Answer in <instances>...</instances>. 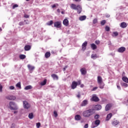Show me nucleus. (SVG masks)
<instances>
[{
  "mask_svg": "<svg viewBox=\"0 0 128 128\" xmlns=\"http://www.w3.org/2000/svg\"><path fill=\"white\" fill-rule=\"evenodd\" d=\"M74 119L76 120H82V116L80 114H76L74 117Z\"/></svg>",
  "mask_w": 128,
  "mask_h": 128,
  "instance_id": "nucleus-16",
  "label": "nucleus"
},
{
  "mask_svg": "<svg viewBox=\"0 0 128 128\" xmlns=\"http://www.w3.org/2000/svg\"><path fill=\"white\" fill-rule=\"evenodd\" d=\"M57 12H60V9H58Z\"/></svg>",
  "mask_w": 128,
  "mask_h": 128,
  "instance_id": "nucleus-61",
  "label": "nucleus"
},
{
  "mask_svg": "<svg viewBox=\"0 0 128 128\" xmlns=\"http://www.w3.org/2000/svg\"><path fill=\"white\" fill-rule=\"evenodd\" d=\"M78 84H82V82L80 80H78Z\"/></svg>",
  "mask_w": 128,
  "mask_h": 128,
  "instance_id": "nucleus-56",
  "label": "nucleus"
},
{
  "mask_svg": "<svg viewBox=\"0 0 128 128\" xmlns=\"http://www.w3.org/2000/svg\"><path fill=\"white\" fill-rule=\"evenodd\" d=\"M16 8H18V4H15L13 6L12 8L13 10H14Z\"/></svg>",
  "mask_w": 128,
  "mask_h": 128,
  "instance_id": "nucleus-41",
  "label": "nucleus"
},
{
  "mask_svg": "<svg viewBox=\"0 0 128 128\" xmlns=\"http://www.w3.org/2000/svg\"><path fill=\"white\" fill-rule=\"evenodd\" d=\"M8 108L11 110H18V106H16V102H10Z\"/></svg>",
  "mask_w": 128,
  "mask_h": 128,
  "instance_id": "nucleus-2",
  "label": "nucleus"
},
{
  "mask_svg": "<svg viewBox=\"0 0 128 128\" xmlns=\"http://www.w3.org/2000/svg\"><path fill=\"white\" fill-rule=\"evenodd\" d=\"M0 92H2V84H0Z\"/></svg>",
  "mask_w": 128,
  "mask_h": 128,
  "instance_id": "nucleus-46",
  "label": "nucleus"
},
{
  "mask_svg": "<svg viewBox=\"0 0 128 128\" xmlns=\"http://www.w3.org/2000/svg\"><path fill=\"white\" fill-rule=\"evenodd\" d=\"M100 123V121L98 120H97L94 121V124L96 125V126H98Z\"/></svg>",
  "mask_w": 128,
  "mask_h": 128,
  "instance_id": "nucleus-30",
  "label": "nucleus"
},
{
  "mask_svg": "<svg viewBox=\"0 0 128 128\" xmlns=\"http://www.w3.org/2000/svg\"><path fill=\"white\" fill-rule=\"evenodd\" d=\"M113 34L115 36H118V32H114Z\"/></svg>",
  "mask_w": 128,
  "mask_h": 128,
  "instance_id": "nucleus-44",
  "label": "nucleus"
},
{
  "mask_svg": "<svg viewBox=\"0 0 128 128\" xmlns=\"http://www.w3.org/2000/svg\"><path fill=\"white\" fill-rule=\"evenodd\" d=\"M76 10H77L78 14H80L82 12V6L80 4L78 5Z\"/></svg>",
  "mask_w": 128,
  "mask_h": 128,
  "instance_id": "nucleus-6",
  "label": "nucleus"
},
{
  "mask_svg": "<svg viewBox=\"0 0 128 128\" xmlns=\"http://www.w3.org/2000/svg\"><path fill=\"white\" fill-rule=\"evenodd\" d=\"M117 88L119 90H122V88H120V86L119 85H117Z\"/></svg>",
  "mask_w": 128,
  "mask_h": 128,
  "instance_id": "nucleus-52",
  "label": "nucleus"
},
{
  "mask_svg": "<svg viewBox=\"0 0 128 128\" xmlns=\"http://www.w3.org/2000/svg\"><path fill=\"white\" fill-rule=\"evenodd\" d=\"M98 90V87H94L92 89V92H94V90Z\"/></svg>",
  "mask_w": 128,
  "mask_h": 128,
  "instance_id": "nucleus-50",
  "label": "nucleus"
},
{
  "mask_svg": "<svg viewBox=\"0 0 128 128\" xmlns=\"http://www.w3.org/2000/svg\"><path fill=\"white\" fill-rule=\"evenodd\" d=\"M9 88H10V90H14V86H10Z\"/></svg>",
  "mask_w": 128,
  "mask_h": 128,
  "instance_id": "nucleus-49",
  "label": "nucleus"
},
{
  "mask_svg": "<svg viewBox=\"0 0 128 128\" xmlns=\"http://www.w3.org/2000/svg\"><path fill=\"white\" fill-rule=\"evenodd\" d=\"M17 112H18L17 111H14V114H16Z\"/></svg>",
  "mask_w": 128,
  "mask_h": 128,
  "instance_id": "nucleus-64",
  "label": "nucleus"
},
{
  "mask_svg": "<svg viewBox=\"0 0 128 128\" xmlns=\"http://www.w3.org/2000/svg\"><path fill=\"white\" fill-rule=\"evenodd\" d=\"M94 112H96L94 109L90 108L84 111L82 113V115L84 118H90V116H92Z\"/></svg>",
  "mask_w": 128,
  "mask_h": 128,
  "instance_id": "nucleus-1",
  "label": "nucleus"
},
{
  "mask_svg": "<svg viewBox=\"0 0 128 128\" xmlns=\"http://www.w3.org/2000/svg\"><path fill=\"white\" fill-rule=\"evenodd\" d=\"M23 106H24V108H26V110L30 108V104L26 101H24Z\"/></svg>",
  "mask_w": 128,
  "mask_h": 128,
  "instance_id": "nucleus-7",
  "label": "nucleus"
},
{
  "mask_svg": "<svg viewBox=\"0 0 128 128\" xmlns=\"http://www.w3.org/2000/svg\"><path fill=\"white\" fill-rule=\"evenodd\" d=\"M28 118L30 120H32V118H34V113L31 112V113L29 114Z\"/></svg>",
  "mask_w": 128,
  "mask_h": 128,
  "instance_id": "nucleus-32",
  "label": "nucleus"
},
{
  "mask_svg": "<svg viewBox=\"0 0 128 128\" xmlns=\"http://www.w3.org/2000/svg\"><path fill=\"white\" fill-rule=\"evenodd\" d=\"M86 16H80L79 18V20H80L81 22H82V20H86Z\"/></svg>",
  "mask_w": 128,
  "mask_h": 128,
  "instance_id": "nucleus-20",
  "label": "nucleus"
},
{
  "mask_svg": "<svg viewBox=\"0 0 128 128\" xmlns=\"http://www.w3.org/2000/svg\"><path fill=\"white\" fill-rule=\"evenodd\" d=\"M122 86H124L125 88H128V84L126 83H123Z\"/></svg>",
  "mask_w": 128,
  "mask_h": 128,
  "instance_id": "nucleus-42",
  "label": "nucleus"
},
{
  "mask_svg": "<svg viewBox=\"0 0 128 128\" xmlns=\"http://www.w3.org/2000/svg\"><path fill=\"white\" fill-rule=\"evenodd\" d=\"M118 124H120V122L118 121V120H116L112 122V126H118Z\"/></svg>",
  "mask_w": 128,
  "mask_h": 128,
  "instance_id": "nucleus-25",
  "label": "nucleus"
},
{
  "mask_svg": "<svg viewBox=\"0 0 128 128\" xmlns=\"http://www.w3.org/2000/svg\"><path fill=\"white\" fill-rule=\"evenodd\" d=\"M56 4H54L52 6V8H56Z\"/></svg>",
  "mask_w": 128,
  "mask_h": 128,
  "instance_id": "nucleus-60",
  "label": "nucleus"
},
{
  "mask_svg": "<svg viewBox=\"0 0 128 128\" xmlns=\"http://www.w3.org/2000/svg\"><path fill=\"white\" fill-rule=\"evenodd\" d=\"M90 46H91V48H92V50H96L98 48L96 46V44H92Z\"/></svg>",
  "mask_w": 128,
  "mask_h": 128,
  "instance_id": "nucleus-24",
  "label": "nucleus"
},
{
  "mask_svg": "<svg viewBox=\"0 0 128 128\" xmlns=\"http://www.w3.org/2000/svg\"><path fill=\"white\" fill-rule=\"evenodd\" d=\"M46 79H45L43 82H41L40 86H46Z\"/></svg>",
  "mask_w": 128,
  "mask_h": 128,
  "instance_id": "nucleus-34",
  "label": "nucleus"
},
{
  "mask_svg": "<svg viewBox=\"0 0 128 128\" xmlns=\"http://www.w3.org/2000/svg\"><path fill=\"white\" fill-rule=\"evenodd\" d=\"M6 100H14L16 98V96H6Z\"/></svg>",
  "mask_w": 128,
  "mask_h": 128,
  "instance_id": "nucleus-5",
  "label": "nucleus"
},
{
  "mask_svg": "<svg viewBox=\"0 0 128 128\" xmlns=\"http://www.w3.org/2000/svg\"><path fill=\"white\" fill-rule=\"evenodd\" d=\"M94 110L95 112L96 110H102V106L97 104L95 106L94 108Z\"/></svg>",
  "mask_w": 128,
  "mask_h": 128,
  "instance_id": "nucleus-12",
  "label": "nucleus"
},
{
  "mask_svg": "<svg viewBox=\"0 0 128 128\" xmlns=\"http://www.w3.org/2000/svg\"><path fill=\"white\" fill-rule=\"evenodd\" d=\"M94 118L95 120H98V118H100V115L99 114L95 115Z\"/></svg>",
  "mask_w": 128,
  "mask_h": 128,
  "instance_id": "nucleus-38",
  "label": "nucleus"
},
{
  "mask_svg": "<svg viewBox=\"0 0 128 128\" xmlns=\"http://www.w3.org/2000/svg\"><path fill=\"white\" fill-rule=\"evenodd\" d=\"M106 20H102L101 21L100 24H101V26H104V24H106Z\"/></svg>",
  "mask_w": 128,
  "mask_h": 128,
  "instance_id": "nucleus-37",
  "label": "nucleus"
},
{
  "mask_svg": "<svg viewBox=\"0 0 128 128\" xmlns=\"http://www.w3.org/2000/svg\"><path fill=\"white\" fill-rule=\"evenodd\" d=\"M80 72L82 74V76H84V74H86V68H84L80 69Z\"/></svg>",
  "mask_w": 128,
  "mask_h": 128,
  "instance_id": "nucleus-13",
  "label": "nucleus"
},
{
  "mask_svg": "<svg viewBox=\"0 0 128 128\" xmlns=\"http://www.w3.org/2000/svg\"><path fill=\"white\" fill-rule=\"evenodd\" d=\"M110 56H114V54L110 53Z\"/></svg>",
  "mask_w": 128,
  "mask_h": 128,
  "instance_id": "nucleus-59",
  "label": "nucleus"
},
{
  "mask_svg": "<svg viewBox=\"0 0 128 128\" xmlns=\"http://www.w3.org/2000/svg\"><path fill=\"white\" fill-rule=\"evenodd\" d=\"M18 24H19V26H24V23L22 22H19Z\"/></svg>",
  "mask_w": 128,
  "mask_h": 128,
  "instance_id": "nucleus-48",
  "label": "nucleus"
},
{
  "mask_svg": "<svg viewBox=\"0 0 128 128\" xmlns=\"http://www.w3.org/2000/svg\"><path fill=\"white\" fill-rule=\"evenodd\" d=\"M52 24H54V21H52V20L49 21L48 22L46 23L47 26H52Z\"/></svg>",
  "mask_w": 128,
  "mask_h": 128,
  "instance_id": "nucleus-35",
  "label": "nucleus"
},
{
  "mask_svg": "<svg viewBox=\"0 0 128 128\" xmlns=\"http://www.w3.org/2000/svg\"><path fill=\"white\" fill-rule=\"evenodd\" d=\"M66 68H68V66H66L65 68H63L64 72V70H66Z\"/></svg>",
  "mask_w": 128,
  "mask_h": 128,
  "instance_id": "nucleus-58",
  "label": "nucleus"
},
{
  "mask_svg": "<svg viewBox=\"0 0 128 128\" xmlns=\"http://www.w3.org/2000/svg\"><path fill=\"white\" fill-rule=\"evenodd\" d=\"M36 126L37 128H40V122H38L36 124Z\"/></svg>",
  "mask_w": 128,
  "mask_h": 128,
  "instance_id": "nucleus-39",
  "label": "nucleus"
},
{
  "mask_svg": "<svg viewBox=\"0 0 128 128\" xmlns=\"http://www.w3.org/2000/svg\"><path fill=\"white\" fill-rule=\"evenodd\" d=\"M77 7H78V6H76V4H71L70 8L72 10H76V9Z\"/></svg>",
  "mask_w": 128,
  "mask_h": 128,
  "instance_id": "nucleus-21",
  "label": "nucleus"
},
{
  "mask_svg": "<svg viewBox=\"0 0 128 128\" xmlns=\"http://www.w3.org/2000/svg\"><path fill=\"white\" fill-rule=\"evenodd\" d=\"M84 128H88V124H86L84 126Z\"/></svg>",
  "mask_w": 128,
  "mask_h": 128,
  "instance_id": "nucleus-53",
  "label": "nucleus"
},
{
  "mask_svg": "<svg viewBox=\"0 0 128 128\" xmlns=\"http://www.w3.org/2000/svg\"><path fill=\"white\" fill-rule=\"evenodd\" d=\"M126 76V73L124 72H123L122 74V76Z\"/></svg>",
  "mask_w": 128,
  "mask_h": 128,
  "instance_id": "nucleus-57",
  "label": "nucleus"
},
{
  "mask_svg": "<svg viewBox=\"0 0 128 128\" xmlns=\"http://www.w3.org/2000/svg\"><path fill=\"white\" fill-rule=\"evenodd\" d=\"M44 56L46 58H48L50 56V52H46Z\"/></svg>",
  "mask_w": 128,
  "mask_h": 128,
  "instance_id": "nucleus-28",
  "label": "nucleus"
},
{
  "mask_svg": "<svg viewBox=\"0 0 128 128\" xmlns=\"http://www.w3.org/2000/svg\"><path fill=\"white\" fill-rule=\"evenodd\" d=\"M51 76L54 80H58V75H56V74H52L51 75Z\"/></svg>",
  "mask_w": 128,
  "mask_h": 128,
  "instance_id": "nucleus-19",
  "label": "nucleus"
},
{
  "mask_svg": "<svg viewBox=\"0 0 128 128\" xmlns=\"http://www.w3.org/2000/svg\"><path fill=\"white\" fill-rule=\"evenodd\" d=\"M91 58L93 60H96L98 57V55L96 54H92L91 55Z\"/></svg>",
  "mask_w": 128,
  "mask_h": 128,
  "instance_id": "nucleus-31",
  "label": "nucleus"
},
{
  "mask_svg": "<svg viewBox=\"0 0 128 128\" xmlns=\"http://www.w3.org/2000/svg\"><path fill=\"white\" fill-rule=\"evenodd\" d=\"M120 28H126L127 25H126V23L125 22H122L120 24Z\"/></svg>",
  "mask_w": 128,
  "mask_h": 128,
  "instance_id": "nucleus-14",
  "label": "nucleus"
},
{
  "mask_svg": "<svg viewBox=\"0 0 128 128\" xmlns=\"http://www.w3.org/2000/svg\"><path fill=\"white\" fill-rule=\"evenodd\" d=\"M80 88H84V84H81L80 85Z\"/></svg>",
  "mask_w": 128,
  "mask_h": 128,
  "instance_id": "nucleus-63",
  "label": "nucleus"
},
{
  "mask_svg": "<svg viewBox=\"0 0 128 128\" xmlns=\"http://www.w3.org/2000/svg\"><path fill=\"white\" fill-rule=\"evenodd\" d=\"M24 22H26V24H29V23H28V20H24Z\"/></svg>",
  "mask_w": 128,
  "mask_h": 128,
  "instance_id": "nucleus-54",
  "label": "nucleus"
},
{
  "mask_svg": "<svg viewBox=\"0 0 128 128\" xmlns=\"http://www.w3.org/2000/svg\"><path fill=\"white\" fill-rule=\"evenodd\" d=\"M19 58H20V60H24V58H26V56L24 54H20Z\"/></svg>",
  "mask_w": 128,
  "mask_h": 128,
  "instance_id": "nucleus-33",
  "label": "nucleus"
},
{
  "mask_svg": "<svg viewBox=\"0 0 128 128\" xmlns=\"http://www.w3.org/2000/svg\"><path fill=\"white\" fill-rule=\"evenodd\" d=\"M77 98H80V94H78L77 95Z\"/></svg>",
  "mask_w": 128,
  "mask_h": 128,
  "instance_id": "nucleus-55",
  "label": "nucleus"
},
{
  "mask_svg": "<svg viewBox=\"0 0 128 128\" xmlns=\"http://www.w3.org/2000/svg\"><path fill=\"white\" fill-rule=\"evenodd\" d=\"M118 52L122 53L126 52V48L124 46L120 48L118 50Z\"/></svg>",
  "mask_w": 128,
  "mask_h": 128,
  "instance_id": "nucleus-11",
  "label": "nucleus"
},
{
  "mask_svg": "<svg viewBox=\"0 0 128 128\" xmlns=\"http://www.w3.org/2000/svg\"><path fill=\"white\" fill-rule=\"evenodd\" d=\"M63 24L66 26H68V19H64L63 21Z\"/></svg>",
  "mask_w": 128,
  "mask_h": 128,
  "instance_id": "nucleus-18",
  "label": "nucleus"
},
{
  "mask_svg": "<svg viewBox=\"0 0 128 128\" xmlns=\"http://www.w3.org/2000/svg\"><path fill=\"white\" fill-rule=\"evenodd\" d=\"M122 80L123 82H124L126 84H128V77H126V76H123L122 78Z\"/></svg>",
  "mask_w": 128,
  "mask_h": 128,
  "instance_id": "nucleus-27",
  "label": "nucleus"
},
{
  "mask_svg": "<svg viewBox=\"0 0 128 128\" xmlns=\"http://www.w3.org/2000/svg\"><path fill=\"white\" fill-rule=\"evenodd\" d=\"M54 114L55 118H56V116H58V112H56L54 111Z\"/></svg>",
  "mask_w": 128,
  "mask_h": 128,
  "instance_id": "nucleus-47",
  "label": "nucleus"
},
{
  "mask_svg": "<svg viewBox=\"0 0 128 128\" xmlns=\"http://www.w3.org/2000/svg\"><path fill=\"white\" fill-rule=\"evenodd\" d=\"M112 116V113H110L107 115L106 120H110V118Z\"/></svg>",
  "mask_w": 128,
  "mask_h": 128,
  "instance_id": "nucleus-22",
  "label": "nucleus"
},
{
  "mask_svg": "<svg viewBox=\"0 0 128 128\" xmlns=\"http://www.w3.org/2000/svg\"><path fill=\"white\" fill-rule=\"evenodd\" d=\"M98 22V20L97 19H94L93 20V24H96Z\"/></svg>",
  "mask_w": 128,
  "mask_h": 128,
  "instance_id": "nucleus-43",
  "label": "nucleus"
},
{
  "mask_svg": "<svg viewBox=\"0 0 128 128\" xmlns=\"http://www.w3.org/2000/svg\"><path fill=\"white\" fill-rule=\"evenodd\" d=\"M97 80L98 84L100 86V88H104V84L102 82V76H98Z\"/></svg>",
  "mask_w": 128,
  "mask_h": 128,
  "instance_id": "nucleus-3",
  "label": "nucleus"
},
{
  "mask_svg": "<svg viewBox=\"0 0 128 128\" xmlns=\"http://www.w3.org/2000/svg\"><path fill=\"white\" fill-rule=\"evenodd\" d=\"M32 86L30 85L26 86L24 90H32Z\"/></svg>",
  "mask_w": 128,
  "mask_h": 128,
  "instance_id": "nucleus-26",
  "label": "nucleus"
},
{
  "mask_svg": "<svg viewBox=\"0 0 128 128\" xmlns=\"http://www.w3.org/2000/svg\"><path fill=\"white\" fill-rule=\"evenodd\" d=\"M24 18H30V16L28 14H24Z\"/></svg>",
  "mask_w": 128,
  "mask_h": 128,
  "instance_id": "nucleus-51",
  "label": "nucleus"
},
{
  "mask_svg": "<svg viewBox=\"0 0 128 128\" xmlns=\"http://www.w3.org/2000/svg\"><path fill=\"white\" fill-rule=\"evenodd\" d=\"M92 102H99L100 98H98V97L96 96V95H94L92 96Z\"/></svg>",
  "mask_w": 128,
  "mask_h": 128,
  "instance_id": "nucleus-10",
  "label": "nucleus"
},
{
  "mask_svg": "<svg viewBox=\"0 0 128 128\" xmlns=\"http://www.w3.org/2000/svg\"><path fill=\"white\" fill-rule=\"evenodd\" d=\"M106 32H110V27L108 26H106L105 28Z\"/></svg>",
  "mask_w": 128,
  "mask_h": 128,
  "instance_id": "nucleus-40",
  "label": "nucleus"
},
{
  "mask_svg": "<svg viewBox=\"0 0 128 128\" xmlns=\"http://www.w3.org/2000/svg\"><path fill=\"white\" fill-rule=\"evenodd\" d=\"M28 69L29 70H30V71L34 70V68H35L34 66H32L30 64H28Z\"/></svg>",
  "mask_w": 128,
  "mask_h": 128,
  "instance_id": "nucleus-15",
  "label": "nucleus"
},
{
  "mask_svg": "<svg viewBox=\"0 0 128 128\" xmlns=\"http://www.w3.org/2000/svg\"><path fill=\"white\" fill-rule=\"evenodd\" d=\"M88 104V100H84L81 104L82 106H86Z\"/></svg>",
  "mask_w": 128,
  "mask_h": 128,
  "instance_id": "nucleus-17",
  "label": "nucleus"
},
{
  "mask_svg": "<svg viewBox=\"0 0 128 128\" xmlns=\"http://www.w3.org/2000/svg\"><path fill=\"white\" fill-rule=\"evenodd\" d=\"M31 46L30 45H26L25 46L24 48V50L28 51V50H30L31 48Z\"/></svg>",
  "mask_w": 128,
  "mask_h": 128,
  "instance_id": "nucleus-23",
  "label": "nucleus"
},
{
  "mask_svg": "<svg viewBox=\"0 0 128 128\" xmlns=\"http://www.w3.org/2000/svg\"><path fill=\"white\" fill-rule=\"evenodd\" d=\"M78 86V82H76V81H73L72 84L71 88L72 90H74Z\"/></svg>",
  "mask_w": 128,
  "mask_h": 128,
  "instance_id": "nucleus-8",
  "label": "nucleus"
},
{
  "mask_svg": "<svg viewBox=\"0 0 128 128\" xmlns=\"http://www.w3.org/2000/svg\"><path fill=\"white\" fill-rule=\"evenodd\" d=\"M112 106H110V104H108L106 106V108L105 110H106V112H108V110H110V107Z\"/></svg>",
  "mask_w": 128,
  "mask_h": 128,
  "instance_id": "nucleus-29",
  "label": "nucleus"
},
{
  "mask_svg": "<svg viewBox=\"0 0 128 128\" xmlns=\"http://www.w3.org/2000/svg\"><path fill=\"white\" fill-rule=\"evenodd\" d=\"M74 2H80V0H74Z\"/></svg>",
  "mask_w": 128,
  "mask_h": 128,
  "instance_id": "nucleus-62",
  "label": "nucleus"
},
{
  "mask_svg": "<svg viewBox=\"0 0 128 128\" xmlns=\"http://www.w3.org/2000/svg\"><path fill=\"white\" fill-rule=\"evenodd\" d=\"M54 26L57 28H62V22H56L54 23Z\"/></svg>",
  "mask_w": 128,
  "mask_h": 128,
  "instance_id": "nucleus-4",
  "label": "nucleus"
},
{
  "mask_svg": "<svg viewBox=\"0 0 128 128\" xmlns=\"http://www.w3.org/2000/svg\"><path fill=\"white\" fill-rule=\"evenodd\" d=\"M86 46H88V42L86 41L82 44V50H84V52L86 50Z\"/></svg>",
  "mask_w": 128,
  "mask_h": 128,
  "instance_id": "nucleus-9",
  "label": "nucleus"
},
{
  "mask_svg": "<svg viewBox=\"0 0 128 128\" xmlns=\"http://www.w3.org/2000/svg\"><path fill=\"white\" fill-rule=\"evenodd\" d=\"M95 44H100V40H96Z\"/></svg>",
  "mask_w": 128,
  "mask_h": 128,
  "instance_id": "nucleus-45",
  "label": "nucleus"
},
{
  "mask_svg": "<svg viewBox=\"0 0 128 128\" xmlns=\"http://www.w3.org/2000/svg\"><path fill=\"white\" fill-rule=\"evenodd\" d=\"M16 88H22V86L20 85V82H18L16 84Z\"/></svg>",
  "mask_w": 128,
  "mask_h": 128,
  "instance_id": "nucleus-36",
  "label": "nucleus"
}]
</instances>
